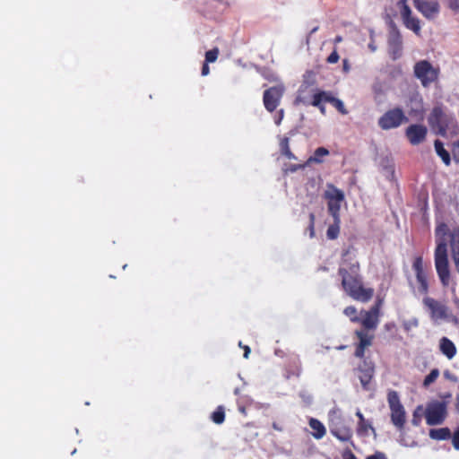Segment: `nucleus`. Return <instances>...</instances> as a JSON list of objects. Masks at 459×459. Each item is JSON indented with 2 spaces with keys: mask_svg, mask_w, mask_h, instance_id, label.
Masks as SVG:
<instances>
[{
  "mask_svg": "<svg viewBox=\"0 0 459 459\" xmlns=\"http://www.w3.org/2000/svg\"><path fill=\"white\" fill-rule=\"evenodd\" d=\"M437 154L442 159L443 162L448 166L451 163V157L449 152L444 148L443 143L437 139L434 143Z\"/></svg>",
  "mask_w": 459,
  "mask_h": 459,
  "instance_id": "obj_25",
  "label": "nucleus"
},
{
  "mask_svg": "<svg viewBox=\"0 0 459 459\" xmlns=\"http://www.w3.org/2000/svg\"><path fill=\"white\" fill-rule=\"evenodd\" d=\"M219 56V49L214 48L205 53V62L213 63L217 60Z\"/></svg>",
  "mask_w": 459,
  "mask_h": 459,
  "instance_id": "obj_36",
  "label": "nucleus"
},
{
  "mask_svg": "<svg viewBox=\"0 0 459 459\" xmlns=\"http://www.w3.org/2000/svg\"><path fill=\"white\" fill-rule=\"evenodd\" d=\"M452 230L445 222H441L436 227L435 234L437 238V247L435 249V267L439 280L443 286L446 287L450 281V271L447 256V243L446 236L450 237Z\"/></svg>",
  "mask_w": 459,
  "mask_h": 459,
  "instance_id": "obj_2",
  "label": "nucleus"
},
{
  "mask_svg": "<svg viewBox=\"0 0 459 459\" xmlns=\"http://www.w3.org/2000/svg\"><path fill=\"white\" fill-rule=\"evenodd\" d=\"M340 233V218L338 221L333 220V223L330 225L326 230V236L329 239H335Z\"/></svg>",
  "mask_w": 459,
  "mask_h": 459,
  "instance_id": "obj_32",
  "label": "nucleus"
},
{
  "mask_svg": "<svg viewBox=\"0 0 459 459\" xmlns=\"http://www.w3.org/2000/svg\"><path fill=\"white\" fill-rule=\"evenodd\" d=\"M359 272L360 266L356 260H345L338 269L345 293L354 300L367 303L373 298L375 290L373 288L364 286Z\"/></svg>",
  "mask_w": 459,
  "mask_h": 459,
  "instance_id": "obj_1",
  "label": "nucleus"
},
{
  "mask_svg": "<svg viewBox=\"0 0 459 459\" xmlns=\"http://www.w3.org/2000/svg\"><path fill=\"white\" fill-rule=\"evenodd\" d=\"M209 73H210V68H209L208 63L204 62L203 65V67H202V75L205 76V75L209 74Z\"/></svg>",
  "mask_w": 459,
  "mask_h": 459,
  "instance_id": "obj_47",
  "label": "nucleus"
},
{
  "mask_svg": "<svg viewBox=\"0 0 459 459\" xmlns=\"http://www.w3.org/2000/svg\"><path fill=\"white\" fill-rule=\"evenodd\" d=\"M305 88H307V86L301 85L300 89L299 90V94H298V96L296 98L295 102L296 103H302L304 105L310 104V105H312L314 107L318 108L320 112L323 115H325V97H323L322 94L323 93H327V91H317L316 92H315L313 94L312 101L308 102L307 100L306 97L302 95L303 92L305 91Z\"/></svg>",
  "mask_w": 459,
  "mask_h": 459,
  "instance_id": "obj_11",
  "label": "nucleus"
},
{
  "mask_svg": "<svg viewBox=\"0 0 459 459\" xmlns=\"http://www.w3.org/2000/svg\"><path fill=\"white\" fill-rule=\"evenodd\" d=\"M450 247L456 272L459 273V227L454 228L450 233Z\"/></svg>",
  "mask_w": 459,
  "mask_h": 459,
  "instance_id": "obj_18",
  "label": "nucleus"
},
{
  "mask_svg": "<svg viewBox=\"0 0 459 459\" xmlns=\"http://www.w3.org/2000/svg\"><path fill=\"white\" fill-rule=\"evenodd\" d=\"M355 334H356V336L359 339V345L364 346L366 348H368V347L372 345V341H373V338H374L373 335L368 334L364 330H357L355 332Z\"/></svg>",
  "mask_w": 459,
  "mask_h": 459,
  "instance_id": "obj_27",
  "label": "nucleus"
},
{
  "mask_svg": "<svg viewBox=\"0 0 459 459\" xmlns=\"http://www.w3.org/2000/svg\"><path fill=\"white\" fill-rule=\"evenodd\" d=\"M300 168H303V166L302 165H291L290 168L286 169V171L295 172Z\"/></svg>",
  "mask_w": 459,
  "mask_h": 459,
  "instance_id": "obj_48",
  "label": "nucleus"
},
{
  "mask_svg": "<svg viewBox=\"0 0 459 459\" xmlns=\"http://www.w3.org/2000/svg\"><path fill=\"white\" fill-rule=\"evenodd\" d=\"M284 92L285 87L282 83L270 87L264 91L263 102L268 112H273L278 108Z\"/></svg>",
  "mask_w": 459,
  "mask_h": 459,
  "instance_id": "obj_7",
  "label": "nucleus"
},
{
  "mask_svg": "<svg viewBox=\"0 0 459 459\" xmlns=\"http://www.w3.org/2000/svg\"><path fill=\"white\" fill-rule=\"evenodd\" d=\"M329 154V151L325 147H318L316 149L314 152V156L309 158V161H313L316 163H321L322 162V157L327 156Z\"/></svg>",
  "mask_w": 459,
  "mask_h": 459,
  "instance_id": "obj_33",
  "label": "nucleus"
},
{
  "mask_svg": "<svg viewBox=\"0 0 459 459\" xmlns=\"http://www.w3.org/2000/svg\"><path fill=\"white\" fill-rule=\"evenodd\" d=\"M412 268L416 274V280L419 283L418 291L420 294L426 295L429 292V283L427 274L423 269V259L421 256H417L413 260Z\"/></svg>",
  "mask_w": 459,
  "mask_h": 459,
  "instance_id": "obj_12",
  "label": "nucleus"
},
{
  "mask_svg": "<svg viewBox=\"0 0 459 459\" xmlns=\"http://www.w3.org/2000/svg\"><path fill=\"white\" fill-rule=\"evenodd\" d=\"M342 40V38L341 37H336L335 39V42H340Z\"/></svg>",
  "mask_w": 459,
  "mask_h": 459,
  "instance_id": "obj_55",
  "label": "nucleus"
},
{
  "mask_svg": "<svg viewBox=\"0 0 459 459\" xmlns=\"http://www.w3.org/2000/svg\"><path fill=\"white\" fill-rule=\"evenodd\" d=\"M413 5L428 19L434 18L439 12V4L437 1L413 0Z\"/></svg>",
  "mask_w": 459,
  "mask_h": 459,
  "instance_id": "obj_14",
  "label": "nucleus"
},
{
  "mask_svg": "<svg viewBox=\"0 0 459 459\" xmlns=\"http://www.w3.org/2000/svg\"><path fill=\"white\" fill-rule=\"evenodd\" d=\"M238 345H239L241 348H243V350H244V358H245V359H247V358H248V356H249V353H250V351H251V350H250L249 346H247V345H242L241 342H239V344H238Z\"/></svg>",
  "mask_w": 459,
  "mask_h": 459,
  "instance_id": "obj_46",
  "label": "nucleus"
},
{
  "mask_svg": "<svg viewBox=\"0 0 459 459\" xmlns=\"http://www.w3.org/2000/svg\"><path fill=\"white\" fill-rule=\"evenodd\" d=\"M449 6L455 11H459V0H449Z\"/></svg>",
  "mask_w": 459,
  "mask_h": 459,
  "instance_id": "obj_44",
  "label": "nucleus"
},
{
  "mask_svg": "<svg viewBox=\"0 0 459 459\" xmlns=\"http://www.w3.org/2000/svg\"><path fill=\"white\" fill-rule=\"evenodd\" d=\"M342 201H327L328 212L333 216L334 221L340 218L341 203Z\"/></svg>",
  "mask_w": 459,
  "mask_h": 459,
  "instance_id": "obj_28",
  "label": "nucleus"
},
{
  "mask_svg": "<svg viewBox=\"0 0 459 459\" xmlns=\"http://www.w3.org/2000/svg\"><path fill=\"white\" fill-rule=\"evenodd\" d=\"M273 428L278 431H281V428L278 427V425L275 422L273 423Z\"/></svg>",
  "mask_w": 459,
  "mask_h": 459,
  "instance_id": "obj_54",
  "label": "nucleus"
},
{
  "mask_svg": "<svg viewBox=\"0 0 459 459\" xmlns=\"http://www.w3.org/2000/svg\"><path fill=\"white\" fill-rule=\"evenodd\" d=\"M397 7L400 10L404 26L412 30L416 35H420L421 30L420 20L411 15V10L408 5L407 0H399Z\"/></svg>",
  "mask_w": 459,
  "mask_h": 459,
  "instance_id": "obj_8",
  "label": "nucleus"
},
{
  "mask_svg": "<svg viewBox=\"0 0 459 459\" xmlns=\"http://www.w3.org/2000/svg\"><path fill=\"white\" fill-rule=\"evenodd\" d=\"M453 157L455 162H459V140L453 143Z\"/></svg>",
  "mask_w": 459,
  "mask_h": 459,
  "instance_id": "obj_40",
  "label": "nucleus"
},
{
  "mask_svg": "<svg viewBox=\"0 0 459 459\" xmlns=\"http://www.w3.org/2000/svg\"><path fill=\"white\" fill-rule=\"evenodd\" d=\"M429 436L433 440H447L451 437V430L449 428L431 429H429Z\"/></svg>",
  "mask_w": 459,
  "mask_h": 459,
  "instance_id": "obj_22",
  "label": "nucleus"
},
{
  "mask_svg": "<svg viewBox=\"0 0 459 459\" xmlns=\"http://www.w3.org/2000/svg\"><path fill=\"white\" fill-rule=\"evenodd\" d=\"M413 75L420 82L422 87L428 88L438 81L440 69L428 60H420L413 66Z\"/></svg>",
  "mask_w": 459,
  "mask_h": 459,
  "instance_id": "obj_3",
  "label": "nucleus"
},
{
  "mask_svg": "<svg viewBox=\"0 0 459 459\" xmlns=\"http://www.w3.org/2000/svg\"><path fill=\"white\" fill-rule=\"evenodd\" d=\"M442 401H446L448 403V399L452 397V394L447 392L439 395Z\"/></svg>",
  "mask_w": 459,
  "mask_h": 459,
  "instance_id": "obj_49",
  "label": "nucleus"
},
{
  "mask_svg": "<svg viewBox=\"0 0 459 459\" xmlns=\"http://www.w3.org/2000/svg\"><path fill=\"white\" fill-rule=\"evenodd\" d=\"M279 113H280V118H279V120H278V121H276V124H280L281 119V118H282V117H283V110H282V109H281V110H280V112H279Z\"/></svg>",
  "mask_w": 459,
  "mask_h": 459,
  "instance_id": "obj_53",
  "label": "nucleus"
},
{
  "mask_svg": "<svg viewBox=\"0 0 459 459\" xmlns=\"http://www.w3.org/2000/svg\"><path fill=\"white\" fill-rule=\"evenodd\" d=\"M322 95L325 97V102L332 104L341 114H348L343 102L340 99L335 98L332 91H327V93H323Z\"/></svg>",
  "mask_w": 459,
  "mask_h": 459,
  "instance_id": "obj_21",
  "label": "nucleus"
},
{
  "mask_svg": "<svg viewBox=\"0 0 459 459\" xmlns=\"http://www.w3.org/2000/svg\"><path fill=\"white\" fill-rule=\"evenodd\" d=\"M367 459H387V457L382 452H376L374 455L368 456Z\"/></svg>",
  "mask_w": 459,
  "mask_h": 459,
  "instance_id": "obj_42",
  "label": "nucleus"
},
{
  "mask_svg": "<svg viewBox=\"0 0 459 459\" xmlns=\"http://www.w3.org/2000/svg\"><path fill=\"white\" fill-rule=\"evenodd\" d=\"M423 304L430 312L432 318L441 319L446 316V307L435 299L425 297Z\"/></svg>",
  "mask_w": 459,
  "mask_h": 459,
  "instance_id": "obj_17",
  "label": "nucleus"
},
{
  "mask_svg": "<svg viewBox=\"0 0 459 459\" xmlns=\"http://www.w3.org/2000/svg\"><path fill=\"white\" fill-rule=\"evenodd\" d=\"M446 401L431 400L425 407V420L429 426L441 425L448 416Z\"/></svg>",
  "mask_w": 459,
  "mask_h": 459,
  "instance_id": "obj_4",
  "label": "nucleus"
},
{
  "mask_svg": "<svg viewBox=\"0 0 459 459\" xmlns=\"http://www.w3.org/2000/svg\"><path fill=\"white\" fill-rule=\"evenodd\" d=\"M387 402L391 410V421L398 429H403L405 424V411L401 403L399 394L396 391L391 390L387 394Z\"/></svg>",
  "mask_w": 459,
  "mask_h": 459,
  "instance_id": "obj_6",
  "label": "nucleus"
},
{
  "mask_svg": "<svg viewBox=\"0 0 459 459\" xmlns=\"http://www.w3.org/2000/svg\"><path fill=\"white\" fill-rule=\"evenodd\" d=\"M356 416L358 417L359 421H363V420H365L363 414L361 413V411L359 410H358L356 411Z\"/></svg>",
  "mask_w": 459,
  "mask_h": 459,
  "instance_id": "obj_51",
  "label": "nucleus"
},
{
  "mask_svg": "<svg viewBox=\"0 0 459 459\" xmlns=\"http://www.w3.org/2000/svg\"><path fill=\"white\" fill-rule=\"evenodd\" d=\"M358 378L360 381L363 390L369 391L370 384L375 374V366L373 362L363 359L357 368H355Z\"/></svg>",
  "mask_w": 459,
  "mask_h": 459,
  "instance_id": "obj_9",
  "label": "nucleus"
},
{
  "mask_svg": "<svg viewBox=\"0 0 459 459\" xmlns=\"http://www.w3.org/2000/svg\"><path fill=\"white\" fill-rule=\"evenodd\" d=\"M309 427L314 430L312 435L316 439L322 438L326 433V429H325L324 424L316 419H314V418L310 419Z\"/></svg>",
  "mask_w": 459,
  "mask_h": 459,
  "instance_id": "obj_24",
  "label": "nucleus"
},
{
  "mask_svg": "<svg viewBox=\"0 0 459 459\" xmlns=\"http://www.w3.org/2000/svg\"><path fill=\"white\" fill-rule=\"evenodd\" d=\"M366 347L359 345V343L356 345V349L354 351L355 357L359 359H363L365 355Z\"/></svg>",
  "mask_w": 459,
  "mask_h": 459,
  "instance_id": "obj_39",
  "label": "nucleus"
},
{
  "mask_svg": "<svg viewBox=\"0 0 459 459\" xmlns=\"http://www.w3.org/2000/svg\"><path fill=\"white\" fill-rule=\"evenodd\" d=\"M444 376L446 379L452 381V382H457L458 381V377L454 375V374H451L448 370L445 371L444 372Z\"/></svg>",
  "mask_w": 459,
  "mask_h": 459,
  "instance_id": "obj_43",
  "label": "nucleus"
},
{
  "mask_svg": "<svg viewBox=\"0 0 459 459\" xmlns=\"http://www.w3.org/2000/svg\"><path fill=\"white\" fill-rule=\"evenodd\" d=\"M369 429L375 431V429L373 428L371 422H369L366 419L363 420V421H358L357 433L359 436H368Z\"/></svg>",
  "mask_w": 459,
  "mask_h": 459,
  "instance_id": "obj_31",
  "label": "nucleus"
},
{
  "mask_svg": "<svg viewBox=\"0 0 459 459\" xmlns=\"http://www.w3.org/2000/svg\"><path fill=\"white\" fill-rule=\"evenodd\" d=\"M211 420L215 424H221L225 420V409L222 405H219L211 415Z\"/></svg>",
  "mask_w": 459,
  "mask_h": 459,
  "instance_id": "obj_30",
  "label": "nucleus"
},
{
  "mask_svg": "<svg viewBox=\"0 0 459 459\" xmlns=\"http://www.w3.org/2000/svg\"><path fill=\"white\" fill-rule=\"evenodd\" d=\"M423 417L425 418V408L423 405H418L413 411L411 424L415 427L420 426Z\"/></svg>",
  "mask_w": 459,
  "mask_h": 459,
  "instance_id": "obj_29",
  "label": "nucleus"
},
{
  "mask_svg": "<svg viewBox=\"0 0 459 459\" xmlns=\"http://www.w3.org/2000/svg\"><path fill=\"white\" fill-rule=\"evenodd\" d=\"M438 377H439V370L437 368L431 369L429 374L427 375L423 380V386L424 387L429 386L432 383H434L437 379Z\"/></svg>",
  "mask_w": 459,
  "mask_h": 459,
  "instance_id": "obj_35",
  "label": "nucleus"
},
{
  "mask_svg": "<svg viewBox=\"0 0 459 459\" xmlns=\"http://www.w3.org/2000/svg\"><path fill=\"white\" fill-rule=\"evenodd\" d=\"M316 30H317V27L314 28V29L312 30L311 33H313V32H315V31H316Z\"/></svg>",
  "mask_w": 459,
  "mask_h": 459,
  "instance_id": "obj_56",
  "label": "nucleus"
},
{
  "mask_svg": "<svg viewBox=\"0 0 459 459\" xmlns=\"http://www.w3.org/2000/svg\"><path fill=\"white\" fill-rule=\"evenodd\" d=\"M428 129L423 125L414 124L405 130V135L411 145H419L426 139Z\"/></svg>",
  "mask_w": 459,
  "mask_h": 459,
  "instance_id": "obj_13",
  "label": "nucleus"
},
{
  "mask_svg": "<svg viewBox=\"0 0 459 459\" xmlns=\"http://www.w3.org/2000/svg\"><path fill=\"white\" fill-rule=\"evenodd\" d=\"M429 125L433 127H437L440 134H444L446 129V115L443 112L442 108L439 107H435L431 114L429 117Z\"/></svg>",
  "mask_w": 459,
  "mask_h": 459,
  "instance_id": "obj_16",
  "label": "nucleus"
},
{
  "mask_svg": "<svg viewBox=\"0 0 459 459\" xmlns=\"http://www.w3.org/2000/svg\"><path fill=\"white\" fill-rule=\"evenodd\" d=\"M343 313L353 323L360 322V317L358 316L357 308L354 306H348L344 308Z\"/></svg>",
  "mask_w": 459,
  "mask_h": 459,
  "instance_id": "obj_34",
  "label": "nucleus"
},
{
  "mask_svg": "<svg viewBox=\"0 0 459 459\" xmlns=\"http://www.w3.org/2000/svg\"><path fill=\"white\" fill-rule=\"evenodd\" d=\"M340 56L336 51H333L327 57V62L330 64H335L338 62Z\"/></svg>",
  "mask_w": 459,
  "mask_h": 459,
  "instance_id": "obj_41",
  "label": "nucleus"
},
{
  "mask_svg": "<svg viewBox=\"0 0 459 459\" xmlns=\"http://www.w3.org/2000/svg\"><path fill=\"white\" fill-rule=\"evenodd\" d=\"M455 411L459 413V395L455 398Z\"/></svg>",
  "mask_w": 459,
  "mask_h": 459,
  "instance_id": "obj_52",
  "label": "nucleus"
},
{
  "mask_svg": "<svg viewBox=\"0 0 459 459\" xmlns=\"http://www.w3.org/2000/svg\"><path fill=\"white\" fill-rule=\"evenodd\" d=\"M439 351L448 359H452L457 352L455 343L446 336L439 340Z\"/></svg>",
  "mask_w": 459,
  "mask_h": 459,
  "instance_id": "obj_20",
  "label": "nucleus"
},
{
  "mask_svg": "<svg viewBox=\"0 0 459 459\" xmlns=\"http://www.w3.org/2000/svg\"><path fill=\"white\" fill-rule=\"evenodd\" d=\"M279 149L280 152L282 156L287 158L288 160H297V157L290 151V139L287 136H283L280 138L279 142Z\"/></svg>",
  "mask_w": 459,
  "mask_h": 459,
  "instance_id": "obj_23",
  "label": "nucleus"
},
{
  "mask_svg": "<svg viewBox=\"0 0 459 459\" xmlns=\"http://www.w3.org/2000/svg\"><path fill=\"white\" fill-rule=\"evenodd\" d=\"M402 36L398 29L394 26L390 32L388 39V45L390 48L391 57L395 60L401 56L402 54Z\"/></svg>",
  "mask_w": 459,
  "mask_h": 459,
  "instance_id": "obj_15",
  "label": "nucleus"
},
{
  "mask_svg": "<svg viewBox=\"0 0 459 459\" xmlns=\"http://www.w3.org/2000/svg\"><path fill=\"white\" fill-rule=\"evenodd\" d=\"M342 457L343 459H357L355 455L351 450L345 451L342 455Z\"/></svg>",
  "mask_w": 459,
  "mask_h": 459,
  "instance_id": "obj_45",
  "label": "nucleus"
},
{
  "mask_svg": "<svg viewBox=\"0 0 459 459\" xmlns=\"http://www.w3.org/2000/svg\"><path fill=\"white\" fill-rule=\"evenodd\" d=\"M452 445L455 450L459 451V427L455 429L453 435L451 434Z\"/></svg>",
  "mask_w": 459,
  "mask_h": 459,
  "instance_id": "obj_38",
  "label": "nucleus"
},
{
  "mask_svg": "<svg viewBox=\"0 0 459 459\" xmlns=\"http://www.w3.org/2000/svg\"><path fill=\"white\" fill-rule=\"evenodd\" d=\"M382 304V300H377L369 310H362L360 313L363 314V317L360 318V324L365 330H375L378 325L379 310Z\"/></svg>",
  "mask_w": 459,
  "mask_h": 459,
  "instance_id": "obj_10",
  "label": "nucleus"
},
{
  "mask_svg": "<svg viewBox=\"0 0 459 459\" xmlns=\"http://www.w3.org/2000/svg\"><path fill=\"white\" fill-rule=\"evenodd\" d=\"M325 198L327 201H343L344 194L342 190L331 185L329 186V189L325 192Z\"/></svg>",
  "mask_w": 459,
  "mask_h": 459,
  "instance_id": "obj_26",
  "label": "nucleus"
},
{
  "mask_svg": "<svg viewBox=\"0 0 459 459\" xmlns=\"http://www.w3.org/2000/svg\"><path fill=\"white\" fill-rule=\"evenodd\" d=\"M315 221L316 216L313 212L309 213V224L307 226V231L309 232V237L312 238L315 237Z\"/></svg>",
  "mask_w": 459,
  "mask_h": 459,
  "instance_id": "obj_37",
  "label": "nucleus"
},
{
  "mask_svg": "<svg viewBox=\"0 0 459 459\" xmlns=\"http://www.w3.org/2000/svg\"><path fill=\"white\" fill-rule=\"evenodd\" d=\"M409 121L404 111L400 107L385 111L377 121L378 126L383 130H390L401 126Z\"/></svg>",
  "mask_w": 459,
  "mask_h": 459,
  "instance_id": "obj_5",
  "label": "nucleus"
},
{
  "mask_svg": "<svg viewBox=\"0 0 459 459\" xmlns=\"http://www.w3.org/2000/svg\"><path fill=\"white\" fill-rule=\"evenodd\" d=\"M330 432L331 434L335 437L337 439L341 441H349L352 437V431L351 429L342 424H333L330 427Z\"/></svg>",
  "mask_w": 459,
  "mask_h": 459,
  "instance_id": "obj_19",
  "label": "nucleus"
},
{
  "mask_svg": "<svg viewBox=\"0 0 459 459\" xmlns=\"http://www.w3.org/2000/svg\"><path fill=\"white\" fill-rule=\"evenodd\" d=\"M356 416L358 417L359 421H363V420H365L363 414L361 413V411L359 410H358L356 411Z\"/></svg>",
  "mask_w": 459,
  "mask_h": 459,
  "instance_id": "obj_50",
  "label": "nucleus"
}]
</instances>
